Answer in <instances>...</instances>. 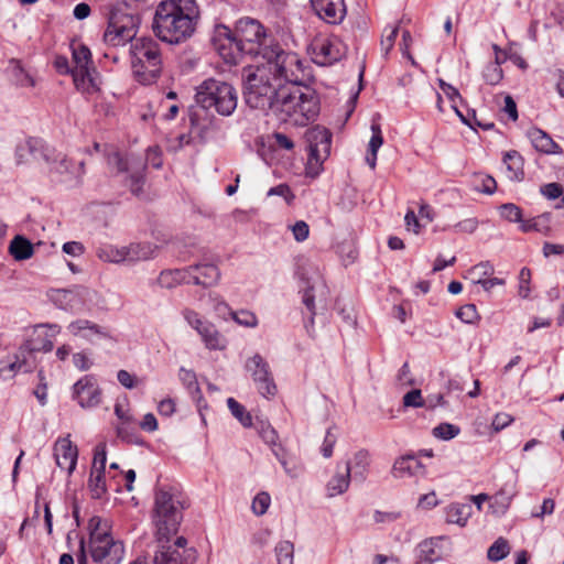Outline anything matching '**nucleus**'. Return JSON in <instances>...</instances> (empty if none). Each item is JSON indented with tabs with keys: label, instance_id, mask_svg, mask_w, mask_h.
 I'll list each match as a JSON object with an SVG mask.
<instances>
[{
	"label": "nucleus",
	"instance_id": "nucleus-26",
	"mask_svg": "<svg viewBox=\"0 0 564 564\" xmlns=\"http://www.w3.org/2000/svg\"><path fill=\"white\" fill-rule=\"evenodd\" d=\"M51 162L46 163L48 166L50 173H56L61 176H64L62 181L69 180L70 175H76L75 169L69 160H67L66 155L56 152L54 149H51Z\"/></svg>",
	"mask_w": 564,
	"mask_h": 564
},
{
	"label": "nucleus",
	"instance_id": "nucleus-62",
	"mask_svg": "<svg viewBox=\"0 0 564 564\" xmlns=\"http://www.w3.org/2000/svg\"><path fill=\"white\" fill-rule=\"evenodd\" d=\"M336 444V435H334L329 430H327L323 445H322V454L325 458H329L333 455V449Z\"/></svg>",
	"mask_w": 564,
	"mask_h": 564
},
{
	"label": "nucleus",
	"instance_id": "nucleus-9",
	"mask_svg": "<svg viewBox=\"0 0 564 564\" xmlns=\"http://www.w3.org/2000/svg\"><path fill=\"white\" fill-rule=\"evenodd\" d=\"M182 315L187 324L197 332L208 350H224L227 347L226 337L217 329L216 325L202 317L192 308H184Z\"/></svg>",
	"mask_w": 564,
	"mask_h": 564
},
{
	"label": "nucleus",
	"instance_id": "nucleus-24",
	"mask_svg": "<svg viewBox=\"0 0 564 564\" xmlns=\"http://www.w3.org/2000/svg\"><path fill=\"white\" fill-rule=\"evenodd\" d=\"M68 330L74 336H82L88 340H91L94 335L102 338H110V335L102 327L88 319H77L72 322L68 325Z\"/></svg>",
	"mask_w": 564,
	"mask_h": 564
},
{
	"label": "nucleus",
	"instance_id": "nucleus-60",
	"mask_svg": "<svg viewBox=\"0 0 564 564\" xmlns=\"http://www.w3.org/2000/svg\"><path fill=\"white\" fill-rule=\"evenodd\" d=\"M541 193L549 199H556L563 195V187L558 183H549L541 187Z\"/></svg>",
	"mask_w": 564,
	"mask_h": 564
},
{
	"label": "nucleus",
	"instance_id": "nucleus-20",
	"mask_svg": "<svg viewBox=\"0 0 564 564\" xmlns=\"http://www.w3.org/2000/svg\"><path fill=\"white\" fill-rule=\"evenodd\" d=\"M112 162L116 164L118 172H129V176L127 178V185L130 188V192L134 196H140L142 194V187L144 185L145 176V164H139L137 169H131L128 161H126L120 154L116 153L112 158Z\"/></svg>",
	"mask_w": 564,
	"mask_h": 564
},
{
	"label": "nucleus",
	"instance_id": "nucleus-19",
	"mask_svg": "<svg viewBox=\"0 0 564 564\" xmlns=\"http://www.w3.org/2000/svg\"><path fill=\"white\" fill-rule=\"evenodd\" d=\"M314 12L325 22L336 24L345 17L344 0H310Z\"/></svg>",
	"mask_w": 564,
	"mask_h": 564
},
{
	"label": "nucleus",
	"instance_id": "nucleus-8",
	"mask_svg": "<svg viewBox=\"0 0 564 564\" xmlns=\"http://www.w3.org/2000/svg\"><path fill=\"white\" fill-rule=\"evenodd\" d=\"M140 18L135 14L128 13L121 9L110 11L108 26L104 33V42L108 46H124L134 42Z\"/></svg>",
	"mask_w": 564,
	"mask_h": 564
},
{
	"label": "nucleus",
	"instance_id": "nucleus-21",
	"mask_svg": "<svg viewBox=\"0 0 564 564\" xmlns=\"http://www.w3.org/2000/svg\"><path fill=\"white\" fill-rule=\"evenodd\" d=\"M54 456L59 468L72 474L77 464L78 451L68 437L58 438L54 445Z\"/></svg>",
	"mask_w": 564,
	"mask_h": 564
},
{
	"label": "nucleus",
	"instance_id": "nucleus-37",
	"mask_svg": "<svg viewBox=\"0 0 564 564\" xmlns=\"http://www.w3.org/2000/svg\"><path fill=\"white\" fill-rule=\"evenodd\" d=\"M227 405L231 414L241 423L242 426L250 427L252 425V417L250 413L237 400L228 398Z\"/></svg>",
	"mask_w": 564,
	"mask_h": 564
},
{
	"label": "nucleus",
	"instance_id": "nucleus-14",
	"mask_svg": "<svg viewBox=\"0 0 564 564\" xmlns=\"http://www.w3.org/2000/svg\"><path fill=\"white\" fill-rule=\"evenodd\" d=\"M159 545L154 555V564H194L197 560V552L195 549L184 550V553L177 547H170L166 540L160 541L156 539Z\"/></svg>",
	"mask_w": 564,
	"mask_h": 564
},
{
	"label": "nucleus",
	"instance_id": "nucleus-16",
	"mask_svg": "<svg viewBox=\"0 0 564 564\" xmlns=\"http://www.w3.org/2000/svg\"><path fill=\"white\" fill-rule=\"evenodd\" d=\"M59 332L57 325H39L35 328L37 337L26 341L21 346V354H31L34 351L48 352L53 349L54 344L51 337H54Z\"/></svg>",
	"mask_w": 564,
	"mask_h": 564
},
{
	"label": "nucleus",
	"instance_id": "nucleus-4",
	"mask_svg": "<svg viewBox=\"0 0 564 564\" xmlns=\"http://www.w3.org/2000/svg\"><path fill=\"white\" fill-rule=\"evenodd\" d=\"M131 68L135 80L142 85L155 83L163 68L160 44L151 37H139L130 46Z\"/></svg>",
	"mask_w": 564,
	"mask_h": 564
},
{
	"label": "nucleus",
	"instance_id": "nucleus-38",
	"mask_svg": "<svg viewBox=\"0 0 564 564\" xmlns=\"http://www.w3.org/2000/svg\"><path fill=\"white\" fill-rule=\"evenodd\" d=\"M88 487L94 499H100L107 491L105 471H91L88 480Z\"/></svg>",
	"mask_w": 564,
	"mask_h": 564
},
{
	"label": "nucleus",
	"instance_id": "nucleus-35",
	"mask_svg": "<svg viewBox=\"0 0 564 564\" xmlns=\"http://www.w3.org/2000/svg\"><path fill=\"white\" fill-rule=\"evenodd\" d=\"M503 162L507 165V170L509 171L508 177L511 181L523 180V159L517 151L507 152Z\"/></svg>",
	"mask_w": 564,
	"mask_h": 564
},
{
	"label": "nucleus",
	"instance_id": "nucleus-55",
	"mask_svg": "<svg viewBox=\"0 0 564 564\" xmlns=\"http://www.w3.org/2000/svg\"><path fill=\"white\" fill-rule=\"evenodd\" d=\"M144 164H150L154 169H160L162 166V152L159 147H150L147 150Z\"/></svg>",
	"mask_w": 564,
	"mask_h": 564
},
{
	"label": "nucleus",
	"instance_id": "nucleus-23",
	"mask_svg": "<svg viewBox=\"0 0 564 564\" xmlns=\"http://www.w3.org/2000/svg\"><path fill=\"white\" fill-rule=\"evenodd\" d=\"M424 474L423 464L413 455L398 458L392 466V475L395 478L412 477Z\"/></svg>",
	"mask_w": 564,
	"mask_h": 564
},
{
	"label": "nucleus",
	"instance_id": "nucleus-31",
	"mask_svg": "<svg viewBox=\"0 0 564 564\" xmlns=\"http://www.w3.org/2000/svg\"><path fill=\"white\" fill-rule=\"evenodd\" d=\"M155 247L151 243H132L123 247L124 262H137L153 257Z\"/></svg>",
	"mask_w": 564,
	"mask_h": 564
},
{
	"label": "nucleus",
	"instance_id": "nucleus-15",
	"mask_svg": "<svg viewBox=\"0 0 564 564\" xmlns=\"http://www.w3.org/2000/svg\"><path fill=\"white\" fill-rule=\"evenodd\" d=\"M310 159L316 162L324 161L330 153L332 133L322 127H315L306 133Z\"/></svg>",
	"mask_w": 564,
	"mask_h": 564
},
{
	"label": "nucleus",
	"instance_id": "nucleus-32",
	"mask_svg": "<svg viewBox=\"0 0 564 564\" xmlns=\"http://www.w3.org/2000/svg\"><path fill=\"white\" fill-rule=\"evenodd\" d=\"M9 251L18 260H26L33 256L34 247L25 237L17 235L10 242Z\"/></svg>",
	"mask_w": 564,
	"mask_h": 564
},
{
	"label": "nucleus",
	"instance_id": "nucleus-39",
	"mask_svg": "<svg viewBox=\"0 0 564 564\" xmlns=\"http://www.w3.org/2000/svg\"><path fill=\"white\" fill-rule=\"evenodd\" d=\"M509 553V542L505 538H498L488 549L487 557L492 562H498L503 560Z\"/></svg>",
	"mask_w": 564,
	"mask_h": 564
},
{
	"label": "nucleus",
	"instance_id": "nucleus-42",
	"mask_svg": "<svg viewBox=\"0 0 564 564\" xmlns=\"http://www.w3.org/2000/svg\"><path fill=\"white\" fill-rule=\"evenodd\" d=\"M499 214L503 219L510 223H518L521 225V221H523L522 209L512 203L502 204L499 208Z\"/></svg>",
	"mask_w": 564,
	"mask_h": 564
},
{
	"label": "nucleus",
	"instance_id": "nucleus-13",
	"mask_svg": "<svg viewBox=\"0 0 564 564\" xmlns=\"http://www.w3.org/2000/svg\"><path fill=\"white\" fill-rule=\"evenodd\" d=\"M73 398L82 408H94L101 402V390L93 375H86L73 386Z\"/></svg>",
	"mask_w": 564,
	"mask_h": 564
},
{
	"label": "nucleus",
	"instance_id": "nucleus-34",
	"mask_svg": "<svg viewBox=\"0 0 564 564\" xmlns=\"http://www.w3.org/2000/svg\"><path fill=\"white\" fill-rule=\"evenodd\" d=\"M471 514V506L468 503H452L446 508V521L458 525H465Z\"/></svg>",
	"mask_w": 564,
	"mask_h": 564
},
{
	"label": "nucleus",
	"instance_id": "nucleus-17",
	"mask_svg": "<svg viewBox=\"0 0 564 564\" xmlns=\"http://www.w3.org/2000/svg\"><path fill=\"white\" fill-rule=\"evenodd\" d=\"M189 284L210 288L218 283L220 271L213 263H197L187 267Z\"/></svg>",
	"mask_w": 564,
	"mask_h": 564
},
{
	"label": "nucleus",
	"instance_id": "nucleus-47",
	"mask_svg": "<svg viewBox=\"0 0 564 564\" xmlns=\"http://www.w3.org/2000/svg\"><path fill=\"white\" fill-rule=\"evenodd\" d=\"M512 495L506 494L505 489H501L494 497L491 508L495 513H505L511 503Z\"/></svg>",
	"mask_w": 564,
	"mask_h": 564
},
{
	"label": "nucleus",
	"instance_id": "nucleus-52",
	"mask_svg": "<svg viewBox=\"0 0 564 564\" xmlns=\"http://www.w3.org/2000/svg\"><path fill=\"white\" fill-rule=\"evenodd\" d=\"M403 405L406 408H422L425 405L422 392L420 389H413L404 394Z\"/></svg>",
	"mask_w": 564,
	"mask_h": 564
},
{
	"label": "nucleus",
	"instance_id": "nucleus-22",
	"mask_svg": "<svg viewBox=\"0 0 564 564\" xmlns=\"http://www.w3.org/2000/svg\"><path fill=\"white\" fill-rule=\"evenodd\" d=\"M351 479V467L350 463L346 462L344 466H337V471L328 480L326 485L327 496L333 498L343 495L349 488Z\"/></svg>",
	"mask_w": 564,
	"mask_h": 564
},
{
	"label": "nucleus",
	"instance_id": "nucleus-5",
	"mask_svg": "<svg viewBox=\"0 0 564 564\" xmlns=\"http://www.w3.org/2000/svg\"><path fill=\"white\" fill-rule=\"evenodd\" d=\"M184 502L180 494L160 488L155 491L153 522L156 527L155 536L160 541L171 540L176 534L182 521Z\"/></svg>",
	"mask_w": 564,
	"mask_h": 564
},
{
	"label": "nucleus",
	"instance_id": "nucleus-18",
	"mask_svg": "<svg viewBox=\"0 0 564 564\" xmlns=\"http://www.w3.org/2000/svg\"><path fill=\"white\" fill-rule=\"evenodd\" d=\"M51 150L40 139L30 138L24 143L17 147V160L18 163L28 162L29 159L35 161H44L45 163L51 162Z\"/></svg>",
	"mask_w": 564,
	"mask_h": 564
},
{
	"label": "nucleus",
	"instance_id": "nucleus-61",
	"mask_svg": "<svg viewBox=\"0 0 564 564\" xmlns=\"http://www.w3.org/2000/svg\"><path fill=\"white\" fill-rule=\"evenodd\" d=\"M494 271V265L489 261H482L471 268L470 274L482 279L484 276L491 275Z\"/></svg>",
	"mask_w": 564,
	"mask_h": 564
},
{
	"label": "nucleus",
	"instance_id": "nucleus-45",
	"mask_svg": "<svg viewBox=\"0 0 564 564\" xmlns=\"http://www.w3.org/2000/svg\"><path fill=\"white\" fill-rule=\"evenodd\" d=\"M270 503V495L265 491H261L253 498L251 509L254 514L262 516L268 511Z\"/></svg>",
	"mask_w": 564,
	"mask_h": 564
},
{
	"label": "nucleus",
	"instance_id": "nucleus-29",
	"mask_svg": "<svg viewBox=\"0 0 564 564\" xmlns=\"http://www.w3.org/2000/svg\"><path fill=\"white\" fill-rule=\"evenodd\" d=\"M26 354H21V349L19 354L14 356V360H1L0 361V376L8 378L13 377L17 372H30L32 371V366L26 361Z\"/></svg>",
	"mask_w": 564,
	"mask_h": 564
},
{
	"label": "nucleus",
	"instance_id": "nucleus-7",
	"mask_svg": "<svg viewBox=\"0 0 564 564\" xmlns=\"http://www.w3.org/2000/svg\"><path fill=\"white\" fill-rule=\"evenodd\" d=\"M196 102L204 109H215L221 116H230L237 108L236 89L228 83L215 78L204 80L196 91Z\"/></svg>",
	"mask_w": 564,
	"mask_h": 564
},
{
	"label": "nucleus",
	"instance_id": "nucleus-44",
	"mask_svg": "<svg viewBox=\"0 0 564 564\" xmlns=\"http://www.w3.org/2000/svg\"><path fill=\"white\" fill-rule=\"evenodd\" d=\"M460 432L457 425L451 423H441L433 429V435L440 440L449 441L456 437Z\"/></svg>",
	"mask_w": 564,
	"mask_h": 564
},
{
	"label": "nucleus",
	"instance_id": "nucleus-49",
	"mask_svg": "<svg viewBox=\"0 0 564 564\" xmlns=\"http://www.w3.org/2000/svg\"><path fill=\"white\" fill-rule=\"evenodd\" d=\"M131 422H121L117 426V436L121 438L122 441H126L127 443L131 444H139L140 438L139 436L132 431V427L130 426Z\"/></svg>",
	"mask_w": 564,
	"mask_h": 564
},
{
	"label": "nucleus",
	"instance_id": "nucleus-25",
	"mask_svg": "<svg viewBox=\"0 0 564 564\" xmlns=\"http://www.w3.org/2000/svg\"><path fill=\"white\" fill-rule=\"evenodd\" d=\"M527 135L530 139L532 145L540 152L553 154L557 153V150L560 149L558 144L555 143L546 132L539 128H530L527 132Z\"/></svg>",
	"mask_w": 564,
	"mask_h": 564
},
{
	"label": "nucleus",
	"instance_id": "nucleus-41",
	"mask_svg": "<svg viewBox=\"0 0 564 564\" xmlns=\"http://www.w3.org/2000/svg\"><path fill=\"white\" fill-rule=\"evenodd\" d=\"M278 564H293L294 546L290 541H281L275 546Z\"/></svg>",
	"mask_w": 564,
	"mask_h": 564
},
{
	"label": "nucleus",
	"instance_id": "nucleus-10",
	"mask_svg": "<svg viewBox=\"0 0 564 564\" xmlns=\"http://www.w3.org/2000/svg\"><path fill=\"white\" fill-rule=\"evenodd\" d=\"M73 61L75 67L72 70L74 84L77 89L87 93L96 90V84L90 73L91 53L90 50L83 44L73 46Z\"/></svg>",
	"mask_w": 564,
	"mask_h": 564
},
{
	"label": "nucleus",
	"instance_id": "nucleus-58",
	"mask_svg": "<svg viewBox=\"0 0 564 564\" xmlns=\"http://www.w3.org/2000/svg\"><path fill=\"white\" fill-rule=\"evenodd\" d=\"M294 239L302 242L308 238L310 227L304 220H299L292 226Z\"/></svg>",
	"mask_w": 564,
	"mask_h": 564
},
{
	"label": "nucleus",
	"instance_id": "nucleus-53",
	"mask_svg": "<svg viewBox=\"0 0 564 564\" xmlns=\"http://www.w3.org/2000/svg\"><path fill=\"white\" fill-rule=\"evenodd\" d=\"M484 78L490 85H497L502 79V69L498 64H489L484 70Z\"/></svg>",
	"mask_w": 564,
	"mask_h": 564
},
{
	"label": "nucleus",
	"instance_id": "nucleus-33",
	"mask_svg": "<svg viewBox=\"0 0 564 564\" xmlns=\"http://www.w3.org/2000/svg\"><path fill=\"white\" fill-rule=\"evenodd\" d=\"M520 230L522 232L536 231L542 235H549L551 231V214L544 213L531 219L521 221Z\"/></svg>",
	"mask_w": 564,
	"mask_h": 564
},
{
	"label": "nucleus",
	"instance_id": "nucleus-50",
	"mask_svg": "<svg viewBox=\"0 0 564 564\" xmlns=\"http://www.w3.org/2000/svg\"><path fill=\"white\" fill-rule=\"evenodd\" d=\"M107 462V452L105 444H98L95 448L91 471H105Z\"/></svg>",
	"mask_w": 564,
	"mask_h": 564
},
{
	"label": "nucleus",
	"instance_id": "nucleus-48",
	"mask_svg": "<svg viewBox=\"0 0 564 564\" xmlns=\"http://www.w3.org/2000/svg\"><path fill=\"white\" fill-rule=\"evenodd\" d=\"M456 316L466 324H474L479 319V315L475 304H466L459 307Z\"/></svg>",
	"mask_w": 564,
	"mask_h": 564
},
{
	"label": "nucleus",
	"instance_id": "nucleus-27",
	"mask_svg": "<svg viewBox=\"0 0 564 564\" xmlns=\"http://www.w3.org/2000/svg\"><path fill=\"white\" fill-rule=\"evenodd\" d=\"M444 539V536H435L425 539L419 543L416 547V557L423 561H429L432 564L440 561L442 558V552L438 549V544Z\"/></svg>",
	"mask_w": 564,
	"mask_h": 564
},
{
	"label": "nucleus",
	"instance_id": "nucleus-56",
	"mask_svg": "<svg viewBox=\"0 0 564 564\" xmlns=\"http://www.w3.org/2000/svg\"><path fill=\"white\" fill-rule=\"evenodd\" d=\"M267 195L268 196H273V195L282 196L289 205L295 198L294 194L292 193V191L288 184H279L278 186L271 187L268 191Z\"/></svg>",
	"mask_w": 564,
	"mask_h": 564
},
{
	"label": "nucleus",
	"instance_id": "nucleus-3",
	"mask_svg": "<svg viewBox=\"0 0 564 564\" xmlns=\"http://www.w3.org/2000/svg\"><path fill=\"white\" fill-rule=\"evenodd\" d=\"M197 18L194 0H164L155 9L152 29L161 41L178 44L193 35Z\"/></svg>",
	"mask_w": 564,
	"mask_h": 564
},
{
	"label": "nucleus",
	"instance_id": "nucleus-59",
	"mask_svg": "<svg viewBox=\"0 0 564 564\" xmlns=\"http://www.w3.org/2000/svg\"><path fill=\"white\" fill-rule=\"evenodd\" d=\"M271 139L273 140V145L279 149L291 151L294 148V142L284 133L274 132Z\"/></svg>",
	"mask_w": 564,
	"mask_h": 564
},
{
	"label": "nucleus",
	"instance_id": "nucleus-2",
	"mask_svg": "<svg viewBox=\"0 0 564 564\" xmlns=\"http://www.w3.org/2000/svg\"><path fill=\"white\" fill-rule=\"evenodd\" d=\"M297 74H278L271 72L268 78L271 91L261 98L250 99L249 89L243 90L246 104L252 109L272 110L280 113L283 120H289L296 126H306L313 121L319 112V100L314 90L304 86L308 73L299 56Z\"/></svg>",
	"mask_w": 564,
	"mask_h": 564
},
{
	"label": "nucleus",
	"instance_id": "nucleus-6",
	"mask_svg": "<svg viewBox=\"0 0 564 564\" xmlns=\"http://www.w3.org/2000/svg\"><path fill=\"white\" fill-rule=\"evenodd\" d=\"M89 553L98 564H120L124 556L123 543L115 540L108 525L99 517L89 520Z\"/></svg>",
	"mask_w": 564,
	"mask_h": 564
},
{
	"label": "nucleus",
	"instance_id": "nucleus-46",
	"mask_svg": "<svg viewBox=\"0 0 564 564\" xmlns=\"http://www.w3.org/2000/svg\"><path fill=\"white\" fill-rule=\"evenodd\" d=\"M230 314L232 316V319L241 326L252 328L258 325V318L256 314L250 311L241 310L238 312H231Z\"/></svg>",
	"mask_w": 564,
	"mask_h": 564
},
{
	"label": "nucleus",
	"instance_id": "nucleus-43",
	"mask_svg": "<svg viewBox=\"0 0 564 564\" xmlns=\"http://www.w3.org/2000/svg\"><path fill=\"white\" fill-rule=\"evenodd\" d=\"M12 63L15 83L21 87H34V78L21 66L19 62L12 61Z\"/></svg>",
	"mask_w": 564,
	"mask_h": 564
},
{
	"label": "nucleus",
	"instance_id": "nucleus-40",
	"mask_svg": "<svg viewBox=\"0 0 564 564\" xmlns=\"http://www.w3.org/2000/svg\"><path fill=\"white\" fill-rule=\"evenodd\" d=\"M97 257L105 262H124L123 247L102 246L97 249Z\"/></svg>",
	"mask_w": 564,
	"mask_h": 564
},
{
	"label": "nucleus",
	"instance_id": "nucleus-30",
	"mask_svg": "<svg viewBox=\"0 0 564 564\" xmlns=\"http://www.w3.org/2000/svg\"><path fill=\"white\" fill-rule=\"evenodd\" d=\"M158 283L165 289H172L182 283L189 284L187 267L162 271L158 278Z\"/></svg>",
	"mask_w": 564,
	"mask_h": 564
},
{
	"label": "nucleus",
	"instance_id": "nucleus-1",
	"mask_svg": "<svg viewBox=\"0 0 564 564\" xmlns=\"http://www.w3.org/2000/svg\"><path fill=\"white\" fill-rule=\"evenodd\" d=\"M226 32L230 45L237 52L260 56L262 59L260 64L243 69L245 89H249L251 100L271 91L268 82L271 72L289 76L297 74L299 55L268 34L260 21L241 18L236 22L234 32L228 29Z\"/></svg>",
	"mask_w": 564,
	"mask_h": 564
},
{
	"label": "nucleus",
	"instance_id": "nucleus-63",
	"mask_svg": "<svg viewBox=\"0 0 564 564\" xmlns=\"http://www.w3.org/2000/svg\"><path fill=\"white\" fill-rule=\"evenodd\" d=\"M478 227V220L476 218H467L454 226V230L457 232L473 234Z\"/></svg>",
	"mask_w": 564,
	"mask_h": 564
},
{
	"label": "nucleus",
	"instance_id": "nucleus-57",
	"mask_svg": "<svg viewBox=\"0 0 564 564\" xmlns=\"http://www.w3.org/2000/svg\"><path fill=\"white\" fill-rule=\"evenodd\" d=\"M371 131H372V135H371V139L368 144V152L377 153L383 143V138L381 134V129L378 124H372Z\"/></svg>",
	"mask_w": 564,
	"mask_h": 564
},
{
	"label": "nucleus",
	"instance_id": "nucleus-54",
	"mask_svg": "<svg viewBox=\"0 0 564 564\" xmlns=\"http://www.w3.org/2000/svg\"><path fill=\"white\" fill-rule=\"evenodd\" d=\"M531 281V271L528 268H522L519 273V295L523 299L529 296Z\"/></svg>",
	"mask_w": 564,
	"mask_h": 564
},
{
	"label": "nucleus",
	"instance_id": "nucleus-51",
	"mask_svg": "<svg viewBox=\"0 0 564 564\" xmlns=\"http://www.w3.org/2000/svg\"><path fill=\"white\" fill-rule=\"evenodd\" d=\"M398 33H399V28L397 25L395 26H391V28H387L384 30V34H383V36L381 39L380 45H381V50L384 52L386 55L393 47L395 39L398 36Z\"/></svg>",
	"mask_w": 564,
	"mask_h": 564
},
{
	"label": "nucleus",
	"instance_id": "nucleus-12",
	"mask_svg": "<svg viewBox=\"0 0 564 564\" xmlns=\"http://www.w3.org/2000/svg\"><path fill=\"white\" fill-rule=\"evenodd\" d=\"M312 59L321 66L332 65L344 55V47L336 37L314 40L311 44Z\"/></svg>",
	"mask_w": 564,
	"mask_h": 564
},
{
	"label": "nucleus",
	"instance_id": "nucleus-28",
	"mask_svg": "<svg viewBox=\"0 0 564 564\" xmlns=\"http://www.w3.org/2000/svg\"><path fill=\"white\" fill-rule=\"evenodd\" d=\"M351 477L355 481L364 482L367 478L369 465H370V454L366 449H360L355 453L351 462Z\"/></svg>",
	"mask_w": 564,
	"mask_h": 564
},
{
	"label": "nucleus",
	"instance_id": "nucleus-36",
	"mask_svg": "<svg viewBox=\"0 0 564 564\" xmlns=\"http://www.w3.org/2000/svg\"><path fill=\"white\" fill-rule=\"evenodd\" d=\"M178 378L182 381V383L185 386L187 391L191 393L193 400H195L197 403H199L200 400L203 399V393L198 386L196 373L191 369L181 367L180 372H178Z\"/></svg>",
	"mask_w": 564,
	"mask_h": 564
},
{
	"label": "nucleus",
	"instance_id": "nucleus-11",
	"mask_svg": "<svg viewBox=\"0 0 564 564\" xmlns=\"http://www.w3.org/2000/svg\"><path fill=\"white\" fill-rule=\"evenodd\" d=\"M246 370L250 372L258 391L265 398L275 395L276 386L270 372L269 364L259 354L246 361Z\"/></svg>",
	"mask_w": 564,
	"mask_h": 564
},
{
	"label": "nucleus",
	"instance_id": "nucleus-64",
	"mask_svg": "<svg viewBox=\"0 0 564 564\" xmlns=\"http://www.w3.org/2000/svg\"><path fill=\"white\" fill-rule=\"evenodd\" d=\"M513 421V417L508 413H498L495 415L492 420V427L495 431L499 432L507 427L511 422Z\"/></svg>",
	"mask_w": 564,
	"mask_h": 564
}]
</instances>
